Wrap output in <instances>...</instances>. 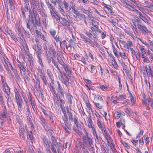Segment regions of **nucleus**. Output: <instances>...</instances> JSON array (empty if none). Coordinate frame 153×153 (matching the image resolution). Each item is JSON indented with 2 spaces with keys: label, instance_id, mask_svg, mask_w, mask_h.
<instances>
[{
  "label": "nucleus",
  "instance_id": "obj_1",
  "mask_svg": "<svg viewBox=\"0 0 153 153\" xmlns=\"http://www.w3.org/2000/svg\"><path fill=\"white\" fill-rule=\"evenodd\" d=\"M43 49L45 52V55L48 57L50 56V55L53 56L55 57L56 55V53L54 47L52 45L49 46L48 48L47 44L44 45Z\"/></svg>",
  "mask_w": 153,
  "mask_h": 153
},
{
  "label": "nucleus",
  "instance_id": "obj_2",
  "mask_svg": "<svg viewBox=\"0 0 153 153\" xmlns=\"http://www.w3.org/2000/svg\"><path fill=\"white\" fill-rule=\"evenodd\" d=\"M67 76L65 73H64L63 75L60 72V74L59 76V78L62 83L64 84L68 89L69 88L72 87V85L69 82V79L68 78Z\"/></svg>",
  "mask_w": 153,
  "mask_h": 153
},
{
  "label": "nucleus",
  "instance_id": "obj_3",
  "mask_svg": "<svg viewBox=\"0 0 153 153\" xmlns=\"http://www.w3.org/2000/svg\"><path fill=\"white\" fill-rule=\"evenodd\" d=\"M53 95L54 97L53 98V100L55 106L59 107L60 105L61 106L64 105L65 104V101L64 100L61 99L60 97H58L57 95L55 96L54 94H53Z\"/></svg>",
  "mask_w": 153,
  "mask_h": 153
},
{
  "label": "nucleus",
  "instance_id": "obj_4",
  "mask_svg": "<svg viewBox=\"0 0 153 153\" xmlns=\"http://www.w3.org/2000/svg\"><path fill=\"white\" fill-rule=\"evenodd\" d=\"M35 32L36 35V37L37 38H39L43 40L44 42V45L48 44V39L46 36L38 30H36Z\"/></svg>",
  "mask_w": 153,
  "mask_h": 153
},
{
  "label": "nucleus",
  "instance_id": "obj_5",
  "mask_svg": "<svg viewBox=\"0 0 153 153\" xmlns=\"http://www.w3.org/2000/svg\"><path fill=\"white\" fill-rule=\"evenodd\" d=\"M137 25L140 32L141 33L146 35H147L148 33H150V32L145 26L140 24H137Z\"/></svg>",
  "mask_w": 153,
  "mask_h": 153
},
{
  "label": "nucleus",
  "instance_id": "obj_6",
  "mask_svg": "<svg viewBox=\"0 0 153 153\" xmlns=\"http://www.w3.org/2000/svg\"><path fill=\"white\" fill-rule=\"evenodd\" d=\"M136 11L138 14L139 17L145 23L147 24H149L148 22L149 19H150L149 17L145 13H141L137 10H136Z\"/></svg>",
  "mask_w": 153,
  "mask_h": 153
},
{
  "label": "nucleus",
  "instance_id": "obj_7",
  "mask_svg": "<svg viewBox=\"0 0 153 153\" xmlns=\"http://www.w3.org/2000/svg\"><path fill=\"white\" fill-rule=\"evenodd\" d=\"M82 139L84 143L87 146H89L90 147H91L93 145L92 139L89 137L87 135H83L82 137Z\"/></svg>",
  "mask_w": 153,
  "mask_h": 153
},
{
  "label": "nucleus",
  "instance_id": "obj_8",
  "mask_svg": "<svg viewBox=\"0 0 153 153\" xmlns=\"http://www.w3.org/2000/svg\"><path fill=\"white\" fill-rule=\"evenodd\" d=\"M145 69L146 73H143L144 77L147 76L148 77H149L150 76H153V69L151 68L149 65H146L145 66Z\"/></svg>",
  "mask_w": 153,
  "mask_h": 153
},
{
  "label": "nucleus",
  "instance_id": "obj_9",
  "mask_svg": "<svg viewBox=\"0 0 153 153\" xmlns=\"http://www.w3.org/2000/svg\"><path fill=\"white\" fill-rule=\"evenodd\" d=\"M16 101L17 105L18 110L20 112L22 110V107L24 104L23 100L21 97L15 98Z\"/></svg>",
  "mask_w": 153,
  "mask_h": 153
},
{
  "label": "nucleus",
  "instance_id": "obj_10",
  "mask_svg": "<svg viewBox=\"0 0 153 153\" xmlns=\"http://www.w3.org/2000/svg\"><path fill=\"white\" fill-rule=\"evenodd\" d=\"M124 2L125 6L127 8L132 11H136V6L133 4H129L127 3L129 1L128 0H122Z\"/></svg>",
  "mask_w": 153,
  "mask_h": 153
},
{
  "label": "nucleus",
  "instance_id": "obj_11",
  "mask_svg": "<svg viewBox=\"0 0 153 153\" xmlns=\"http://www.w3.org/2000/svg\"><path fill=\"white\" fill-rule=\"evenodd\" d=\"M40 78H41L45 85H47L48 82L44 71L43 70H41L40 71Z\"/></svg>",
  "mask_w": 153,
  "mask_h": 153
},
{
  "label": "nucleus",
  "instance_id": "obj_12",
  "mask_svg": "<svg viewBox=\"0 0 153 153\" xmlns=\"http://www.w3.org/2000/svg\"><path fill=\"white\" fill-rule=\"evenodd\" d=\"M37 56L38 58V62L42 67L43 66V64L42 61V55L43 54V53L42 50L39 51L36 53Z\"/></svg>",
  "mask_w": 153,
  "mask_h": 153
},
{
  "label": "nucleus",
  "instance_id": "obj_13",
  "mask_svg": "<svg viewBox=\"0 0 153 153\" xmlns=\"http://www.w3.org/2000/svg\"><path fill=\"white\" fill-rule=\"evenodd\" d=\"M61 123L62 126L65 130L66 132L68 134H70L71 133L70 131L71 130V127L69 124H65L62 122H61Z\"/></svg>",
  "mask_w": 153,
  "mask_h": 153
},
{
  "label": "nucleus",
  "instance_id": "obj_14",
  "mask_svg": "<svg viewBox=\"0 0 153 153\" xmlns=\"http://www.w3.org/2000/svg\"><path fill=\"white\" fill-rule=\"evenodd\" d=\"M84 15L82 14L78 13L75 15H74L73 16L75 19V20L76 21H80L82 20L83 19H85Z\"/></svg>",
  "mask_w": 153,
  "mask_h": 153
},
{
  "label": "nucleus",
  "instance_id": "obj_15",
  "mask_svg": "<svg viewBox=\"0 0 153 153\" xmlns=\"http://www.w3.org/2000/svg\"><path fill=\"white\" fill-rule=\"evenodd\" d=\"M46 4L48 8L50 9V12L51 15H52L53 14H54V13H55V12H56L55 10V6H53L49 1L46 2Z\"/></svg>",
  "mask_w": 153,
  "mask_h": 153
},
{
  "label": "nucleus",
  "instance_id": "obj_16",
  "mask_svg": "<svg viewBox=\"0 0 153 153\" xmlns=\"http://www.w3.org/2000/svg\"><path fill=\"white\" fill-rule=\"evenodd\" d=\"M97 124L99 128L102 131V132H103L104 131L105 132V126L101 122L100 120L98 118L97 120Z\"/></svg>",
  "mask_w": 153,
  "mask_h": 153
},
{
  "label": "nucleus",
  "instance_id": "obj_17",
  "mask_svg": "<svg viewBox=\"0 0 153 153\" xmlns=\"http://www.w3.org/2000/svg\"><path fill=\"white\" fill-rule=\"evenodd\" d=\"M33 12L34 14L35 18L34 22L33 23V26L34 27H36V26H39L40 25V23L39 22V18H37L36 17V16L34 13V10H33Z\"/></svg>",
  "mask_w": 153,
  "mask_h": 153
},
{
  "label": "nucleus",
  "instance_id": "obj_18",
  "mask_svg": "<svg viewBox=\"0 0 153 153\" xmlns=\"http://www.w3.org/2000/svg\"><path fill=\"white\" fill-rule=\"evenodd\" d=\"M80 36L83 41H85L88 44L90 45V46H91L92 41L90 39H88L87 37L82 34H80Z\"/></svg>",
  "mask_w": 153,
  "mask_h": 153
},
{
  "label": "nucleus",
  "instance_id": "obj_19",
  "mask_svg": "<svg viewBox=\"0 0 153 153\" xmlns=\"http://www.w3.org/2000/svg\"><path fill=\"white\" fill-rule=\"evenodd\" d=\"M66 98L67 102L69 104H72L73 98L70 94L67 93L66 94Z\"/></svg>",
  "mask_w": 153,
  "mask_h": 153
},
{
  "label": "nucleus",
  "instance_id": "obj_20",
  "mask_svg": "<svg viewBox=\"0 0 153 153\" xmlns=\"http://www.w3.org/2000/svg\"><path fill=\"white\" fill-rule=\"evenodd\" d=\"M17 65L19 68L21 72H22V71L24 73L26 71V67L24 65L23 63L18 62V63L17 64Z\"/></svg>",
  "mask_w": 153,
  "mask_h": 153
},
{
  "label": "nucleus",
  "instance_id": "obj_21",
  "mask_svg": "<svg viewBox=\"0 0 153 153\" xmlns=\"http://www.w3.org/2000/svg\"><path fill=\"white\" fill-rule=\"evenodd\" d=\"M63 68L67 74V75L69 77L70 76L72 75L73 72L71 69L69 68L68 65H66L65 66V67H63Z\"/></svg>",
  "mask_w": 153,
  "mask_h": 153
},
{
  "label": "nucleus",
  "instance_id": "obj_22",
  "mask_svg": "<svg viewBox=\"0 0 153 153\" xmlns=\"http://www.w3.org/2000/svg\"><path fill=\"white\" fill-rule=\"evenodd\" d=\"M75 125V126H74L73 128L74 131L79 135L81 134L82 132L79 130L81 128L80 126L78 124Z\"/></svg>",
  "mask_w": 153,
  "mask_h": 153
},
{
  "label": "nucleus",
  "instance_id": "obj_23",
  "mask_svg": "<svg viewBox=\"0 0 153 153\" xmlns=\"http://www.w3.org/2000/svg\"><path fill=\"white\" fill-rule=\"evenodd\" d=\"M51 140L52 142V144H56L57 147L59 149L61 146V144L60 143H57V140L55 137L52 135L51 136Z\"/></svg>",
  "mask_w": 153,
  "mask_h": 153
},
{
  "label": "nucleus",
  "instance_id": "obj_24",
  "mask_svg": "<svg viewBox=\"0 0 153 153\" xmlns=\"http://www.w3.org/2000/svg\"><path fill=\"white\" fill-rule=\"evenodd\" d=\"M57 83L58 88V91L59 93L62 96H64V90L59 81L57 82Z\"/></svg>",
  "mask_w": 153,
  "mask_h": 153
},
{
  "label": "nucleus",
  "instance_id": "obj_25",
  "mask_svg": "<svg viewBox=\"0 0 153 153\" xmlns=\"http://www.w3.org/2000/svg\"><path fill=\"white\" fill-rule=\"evenodd\" d=\"M32 48L35 51L36 53L42 50L41 46L36 44L33 45Z\"/></svg>",
  "mask_w": 153,
  "mask_h": 153
},
{
  "label": "nucleus",
  "instance_id": "obj_26",
  "mask_svg": "<svg viewBox=\"0 0 153 153\" xmlns=\"http://www.w3.org/2000/svg\"><path fill=\"white\" fill-rule=\"evenodd\" d=\"M63 4L65 7L66 10L69 13H71V7H69V4L65 1H63Z\"/></svg>",
  "mask_w": 153,
  "mask_h": 153
},
{
  "label": "nucleus",
  "instance_id": "obj_27",
  "mask_svg": "<svg viewBox=\"0 0 153 153\" xmlns=\"http://www.w3.org/2000/svg\"><path fill=\"white\" fill-rule=\"evenodd\" d=\"M43 142L44 146L46 148V150H48V149H49L50 146L48 140L45 138H43Z\"/></svg>",
  "mask_w": 153,
  "mask_h": 153
},
{
  "label": "nucleus",
  "instance_id": "obj_28",
  "mask_svg": "<svg viewBox=\"0 0 153 153\" xmlns=\"http://www.w3.org/2000/svg\"><path fill=\"white\" fill-rule=\"evenodd\" d=\"M67 113L69 116V118L70 120L71 121H73V115L71 111V108H69L68 107L66 108Z\"/></svg>",
  "mask_w": 153,
  "mask_h": 153
},
{
  "label": "nucleus",
  "instance_id": "obj_29",
  "mask_svg": "<svg viewBox=\"0 0 153 153\" xmlns=\"http://www.w3.org/2000/svg\"><path fill=\"white\" fill-rule=\"evenodd\" d=\"M87 121L88 122V126L89 128H92V130L95 129L94 124L91 119L90 118H88Z\"/></svg>",
  "mask_w": 153,
  "mask_h": 153
},
{
  "label": "nucleus",
  "instance_id": "obj_30",
  "mask_svg": "<svg viewBox=\"0 0 153 153\" xmlns=\"http://www.w3.org/2000/svg\"><path fill=\"white\" fill-rule=\"evenodd\" d=\"M61 19L62 21V24L64 27L70 26V23L65 18H61Z\"/></svg>",
  "mask_w": 153,
  "mask_h": 153
},
{
  "label": "nucleus",
  "instance_id": "obj_31",
  "mask_svg": "<svg viewBox=\"0 0 153 153\" xmlns=\"http://www.w3.org/2000/svg\"><path fill=\"white\" fill-rule=\"evenodd\" d=\"M24 34L26 38H29L33 42H34V39L33 37H30V35L29 31L25 30Z\"/></svg>",
  "mask_w": 153,
  "mask_h": 153
},
{
  "label": "nucleus",
  "instance_id": "obj_32",
  "mask_svg": "<svg viewBox=\"0 0 153 153\" xmlns=\"http://www.w3.org/2000/svg\"><path fill=\"white\" fill-rule=\"evenodd\" d=\"M39 118L41 121L42 124L43 126L46 125L48 124V122L46 121V120L42 116L39 117Z\"/></svg>",
  "mask_w": 153,
  "mask_h": 153
},
{
  "label": "nucleus",
  "instance_id": "obj_33",
  "mask_svg": "<svg viewBox=\"0 0 153 153\" xmlns=\"http://www.w3.org/2000/svg\"><path fill=\"white\" fill-rule=\"evenodd\" d=\"M71 11L75 15L79 12L76 10L75 7V5L74 4L72 3L71 5Z\"/></svg>",
  "mask_w": 153,
  "mask_h": 153
},
{
  "label": "nucleus",
  "instance_id": "obj_34",
  "mask_svg": "<svg viewBox=\"0 0 153 153\" xmlns=\"http://www.w3.org/2000/svg\"><path fill=\"white\" fill-rule=\"evenodd\" d=\"M31 5L34 7L38 6L39 4V0H30Z\"/></svg>",
  "mask_w": 153,
  "mask_h": 153
},
{
  "label": "nucleus",
  "instance_id": "obj_35",
  "mask_svg": "<svg viewBox=\"0 0 153 153\" xmlns=\"http://www.w3.org/2000/svg\"><path fill=\"white\" fill-rule=\"evenodd\" d=\"M2 61L3 64L4 66V68H5V69H6L9 67L8 65L7 64V63H8V62H9V60L7 58L5 59L4 58V61L2 60Z\"/></svg>",
  "mask_w": 153,
  "mask_h": 153
},
{
  "label": "nucleus",
  "instance_id": "obj_36",
  "mask_svg": "<svg viewBox=\"0 0 153 153\" xmlns=\"http://www.w3.org/2000/svg\"><path fill=\"white\" fill-rule=\"evenodd\" d=\"M19 132L20 136L22 137L23 139L24 140L25 137L23 135L25 132L24 129L22 128H19Z\"/></svg>",
  "mask_w": 153,
  "mask_h": 153
},
{
  "label": "nucleus",
  "instance_id": "obj_37",
  "mask_svg": "<svg viewBox=\"0 0 153 153\" xmlns=\"http://www.w3.org/2000/svg\"><path fill=\"white\" fill-rule=\"evenodd\" d=\"M7 115V112L6 108L4 109L3 112L0 114V117L2 118H6Z\"/></svg>",
  "mask_w": 153,
  "mask_h": 153
},
{
  "label": "nucleus",
  "instance_id": "obj_38",
  "mask_svg": "<svg viewBox=\"0 0 153 153\" xmlns=\"http://www.w3.org/2000/svg\"><path fill=\"white\" fill-rule=\"evenodd\" d=\"M117 99L120 101H122L124 99H126V96L124 95H120V94L116 96Z\"/></svg>",
  "mask_w": 153,
  "mask_h": 153
},
{
  "label": "nucleus",
  "instance_id": "obj_39",
  "mask_svg": "<svg viewBox=\"0 0 153 153\" xmlns=\"http://www.w3.org/2000/svg\"><path fill=\"white\" fill-rule=\"evenodd\" d=\"M62 118L64 121V123H63V124L66 125L68 124H69L68 122V118L67 115H64V116L62 117Z\"/></svg>",
  "mask_w": 153,
  "mask_h": 153
},
{
  "label": "nucleus",
  "instance_id": "obj_40",
  "mask_svg": "<svg viewBox=\"0 0 153 153\" xmlns=\"http://www.w3.org/2000/svg\"><path fill=\"white\" fill-rule=\"evenodd\" d=\"M47 74L51 80L52 81H53V76L51 71L49 69H47Z\"/></svg>",
  "mask_w": 153,
  "mask_h": 153
},
{
  "label": "nucleus",
  "instance_id": "obj_41",
  "mask_svg": "<svg viewBox=\"0 0 153 153\" xmlns=\"http://www.w3.org/2000/svg\"><path fill=\"white\" fill-rule=\"evenodd\" d=\"M132 43L131 41H129L127 42L126 45L124 46V47H127V48L129 49L132 46Z\"/></svg>",
  "mask_w": 153,
  "mask_h": 153
},
{
  "label": "nucleus",
  "instance_id": "obj_42",
  "mask_svg": "<svg viewBox=\"0 0 153 153\" xmlns=\"http://www.w3.org/2000/svg\"><path fill=\"white\" fill-rule=\"evenodd\" d=\"M57 60L59 63L62 66L63 68L65 67V66L67 65L62 60L61 57L58 58Z\"/></svg>",
  "mask_w": 153,
  "mask_h": 153
},
{
  "label": "nucleus",
  "instance_id": "obj_43",
  "mask_svg": "<svg viewBox=\"0 0 153 153\" xmlns=\"http://www.w3.org/2000/svg\"><path fill=\"white\" fill-rule=\"evenodd\" d=\"M0 101L1 104L4 105V98L2 96V91L0 89Z\"/></svg>",
  "mask_w": 153,
  "mask_h": 153
},
{
  "label": "nucleus",
  "instance_id": "obj_44",
  "mask_svg": "<svg viewBox=\"0 0 153 153\" xmlns=\"http://www.w3.org/2000/svg\"><path fill=\"white\" fill-rule=\"evenodd\" d=\"M96 143H99L101 141V138L98 135L94 137Z\"/></svg>",
  "mask_w": 153,
  "mask_h": 153
},
{
  "label": "nucleus",
  "instance_id": "obj_45",
  "mask_svg": "<svg viewBox=\"0 0 153 153\" xmlns=\"http://www.w3.org/2000/svg\"><path fill=\"white\" fill-rule=\"evenodd\" d=\"M57 145L55 144H51V150L53 153H57L56 151L54 146H56Z\"/></svg>",
  "mask_w": 153,
  "mask_h": 153
},
{
  "label": "nucleus",
  "instance_id": "obj_46",
  "mask_svg": "<svg viewBox=\"0 0 153 153\" xmlns=\"http://www.w3.org/2000/svg\"><path fill=\"white\" fill-rule=\"evenodd\" d=\"M121 115L120 111H116L114 113V117L115 118L118 119L120 118Z\"/></svg>",
  "mask_w": 153,
  "mask_h": 153
},
{
  "label": "nucleus",
  "instance_id": "obj_47",
  "mask_svg": "<svg viewBox=\"0 0 153 153\" xmlns=\"http://www.w3.org/2000/svg\"><path fill=\"white\" fill-rule=\"evenodd\" d=\"M3 88L4 91L6 93H10V88L8 85L3 87Z\"/></svg>",
  "mask_w": 153,
  "mask_h": 153
},
{
  "label": "nucleus",
  "instance_id": "obj_48",
  "mask_svg": "<svg viewBox=\"0 0 153 153\" xmlns=\"http://www.w3.org/2000/svg\"><path fill=\"white\" fill-rule=\"evenodd\" d=\"M91 29L93 31H94L96 33H101V31L98 29V27L96 28L94 27V28L93 27H91Z\"/></svg>",
  "mask_w": 153,
  "mask_h": 153
},
{
  "label": "nucleus",
  "instance_id": "obj_49",
  "mask_svg": "<svg viewBox=\"0 0 153 153\" xmlns=\"http://www.w3.org/2000/svg\"><path fill=\"white\" fill-rule=\"evenodd\" d=\"M51 1L54 6H56L57 3L60 4L61 2V1L59 0H51Z\"/></svg>",
  "mask_w": 153,
  "mask_h": 153
},
{
  "label": "nucleus",
  "instance_id": "obj_50",
  "mask_svg": "<svg viewBox=\"0 0 153 153\" xmlns=\"http://www.w3.org/2000/svg\"><path fill=\"white\" fill-rule=\"evenodd\" d=\"M112 64L113 65L114 68H115L117 69L118 68V65L116 61L114 59L112 60Z\"/></svg>",
  "mask_w": 153,
  "mask_h": 153
},
{
  "label": "nucleus",
  "instance_id": "obj_51",
  "mask_svg": "<svg viewBox=\"0 0 153 153\" xmlns=\"http://www.w3.org/2000/svg\"><path fill=\"white\" fill-rule=\"evenodd\" d=\"M53 63L54 64V65L55 66V67L57 68V70L59 72H61L60 69H59L58 66V64L56 62L55 60H53Z\"/></svg>",
  "mask_w": 153,
  "mask_h": 153
},
{
  "label": "nucleus",
  "instance_id": "obj_52",
  "mask_svg": "<svg viewBox=\"0 0 153 153\" xmlns=\"http://www.w3.org/2000/svg\"><path fill=\"white\" fill-rule=\"evenodd\" d=\"M15 98L21 97L19 94V91L17 90L16 89L15 90Z\"/></svg>",
  "mask_w": 153,
  "mask_h": 153
},
{
  "label": "nucleus",
  "instance_id": "obj_53",
  "mask_svg": "<svg viewBox=\"0 0 153 153\" xmlns=\"http://www.w3.org/2000/svg\"><path fill=\"white\" fill-rule=\"evenodd\" d=\"M49 32L51 34V35L53 36V37H54L56 33V31L55 30L53 29H51Z\"/></svg>",
  "mask_w": 153,
  "mask_h": 153
},
{
  "label": "nucleus",
  "instance_id": "obj_54",
  "mask_svg": "<svg viewBox=\"0 0 153 153\" xmlns=\"http://www.w3.org/2000/svg\"><path fill=\"white\" fill-rule=\"evenodd\" d=\"M109 22H110L112 23L114 26L117 27L118 25L117 24L116 21L112 19H110L109 20Z\"/></svg>",
  "mask_w": 153,
  "mask_h": 153
},
{
  "label": "nucleus",
  "instance_id": "obj_55",
  "mask_svg": "<svg viewBox=\"0 0 153 153\" xmlns=\"http://www.w3.org/2000/svg\"><path fill=\"white\" fill-rule=\"evenodd\" d=\"M27 138H29L30 140H33V138L32 135V131H30L29 132V133L28 135H27Z\"/></svg>",
  "mask_w": 153,
  "mask_h": 153
},
{
  "label": "nucleus",
  "instance_id": "obj_56",
  "mask_svg": "<svg viewBox=\"0 0 153 153\" xmlns=\"http://www.w3.org/2000/svg\"><path fill=\"white\" fill-rule=\"evenodd\" d=\"M7 105L9 107L11 106L12 103L13 104V102H12V98L9 99L8 100H7Z\"/></svg>",
  "mask_w": 153,
  "mask_h": 153
},
{
  "label": "nucleus",
  "instance_id": "obj_57",
  "mask_svg": "<svg viewBox=\"0 0 153 153\" xmlns=\"http://www.w3.org/2000/svg\"><path fill=\"white\" fill-rule=\"evenodd\" d=\"M9 3L10 5V8L12 10L13 8V6L14 4V1L13 0H9Z\"/></svg>",
  "mask_w": 153,
  "mask_h": 153
},
{
  "label": "nucleus",
  "instance_id": "obj_58",
  "mask_svg": "<svg viewBox=\"0 0 153 153\" xmlns=\"http://www.w3.org/2000/svg\"><path fill=\"white\" fill-rule=\"evenodd\" d=\"M125 120L123 117H121L120 119V123L124 127H125Z\"/></svg>",
  "mask_w": 153,
  "mask_h": 153
},
{
  "label": "nucleus",
  "instance_id": "obj_59",
  "mask_svg": "<svg viewBox=\"0 0 153 153\" xmlns=\"http://www.w3.org/2000/svg\"><path fill=\"white\" fill-rule=\"evenodd\" d=\"M61 109L62 111V112L64 114V115H67L66 113V111L65 109V107L64 106V105H62V106H60Z\"/></svg>",
  "mask_w": 153,
  "mask_h": 153
},
{
  "label": "nucleus",
  "instance_id": "obj_60",
  "mask_svg": "<svg viewBox=\"0 0 153 153\" xmlns=\"http://www.w3.org/2000/svg\"><path fill=\"white\" fill-rule=\"evenodd\" d=\"M77 1L80 3L82 2L85 4H88V0H77Z\"/></svg>",
  "mask_w": 153,
  "mask_h": 153
},
{
  "label": "nucleus",
  "instance_id": "obj_61",
  "mask_svg": "<svg viewBox=\"0 0 153 153\" xmlns=\"http://www.w3.org/2000/svg\"><path fill=\"white\" fill-rule=\"evenodd\" d=\"M119 57L121 56L124 59H126L127 58L126 56L125 55V54L124 53H119Z\"/></svg>",
  "mask_w": 153,
  "mask_h": 153
},
{
  "label": "nucleus",
  "instance_id": "obj_62",
  "mask_svg": "<svg viewBox=\"0 0 153 153\" xmlns=\"http://www.w3.org/2000/svg\"><path fill=\"white\" fill-rule=\"evenodd\" d=\"M139 48L140 49L141 53H146V51L145 50L143 47V46H140L139 47Z\"/></svg>",
  "mask_w": 153,
  "mask_h": 153
},
{
  "label": "nucleus",
  "instance_id": "obj_63",
  "mask_svg": "<svg viewBox=\"0 0 153 153\" xmlns=\"http://www.w3.org/2000/svg\"><path fill=\"white\" fill-rule=\"evenodd\" d=\"M16 29L18 31V34L19 35L20 34V35L22 36V30L21 28L20 27H16Z\"/></svg>",
  "mask_w": 153,
  "mask_h": 153
},
{
  "label": "nucleus",
  "instance_id": "obj_64",
  "mask_svg": "<svg viewBox=\"0 0 153 153\" xmlns=\"http://www.w3.org/2000/svg\"><path fill=\"white\" fill-rule=\"evenodd\" d=\"M148 102L150 104V106L153 109V99L150 98L148 100Z\"/></svg>",
  "mask_w": 153,
  "mask_h": 153
}]
</instances>
